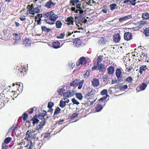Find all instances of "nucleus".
Segmentation results:
<instances>
[{
    "label": "nucleus",
    "mask_w": 149,
    "mask_h": 149,
    "mask_svg": "<svg viewBox=\"0 0 149 149\" xmlns=\"http://www.w3.org/2000/svg\"><path fill=\"white\" fill-rule=\"evenodd\" d=\"M12 38H11V43L14 45H16L19 44L22 40V34L15 33L11 35Z\"/></svg>",
    "instance_id": "obj_1"
},
{
    "label": "nucleus",
    "mask_w": 149,
    "mask_h": 149,
    "mask_svg": "<svg viewBox=\"0 0 149 149\" xmlns=\"http://www.w3.org/2000/svg\"><path fill=\"white\" fill-rule=\"evenodd\" d=\"M76 93V90H68L63 94V96L69 98L71 97L75 94Z\"/></svg>",
    "instance_id": "obj_2"
},
{
    "label": "nucleus",
    "mask_w": 149,
    "mask_h": 149,
    "mask_svg": "<svg viewBox=\"0 0 149 149\" xmlns=\"http://www.w3.org/2000/svg\"><path fill=\"white\" fill-rule=\"evenodd\" d=\"M18 124H15L10 128V132L11 131L12 136H13L14 134H16V131L18 129Z\"/></svg>",
    "instance_id": "obj_3"
},
{
    "label": "nucleus",
    "mask_w": 149,
    "mask_h": 149,
    "mask_svg": "<svg viewBox=\"0 0 149 149\" xmlns=\"http://www.w3.org/2000/svg\"><path fill=\"white\" fill-rule=\"evenodd\" d=\"M81 41L79 38L74 39L73 41V45L75 47H79L81 46L82 44Z\"/></svg>",
    "instance_id": "obj_4"
},
{
    "label": "nucleus",
    "mask_w": 149,
    "mask_h": 149,
    "mask_svg": "<svg viewBox=\"0 0 149 149\" xmlns=\"http://www.w3.org/2000/svg\"><path fill=\"white\" fill-rule=\"evenodd\" d=\"M9 143V137H8L5 139L4 143L2 144V149H8L9 146L7 144Z\"/></svg>",
    "instance_id": "obj_5"
},
{
    "label": "nucleus",
    "mask_w": 149,
    "mask_h": 149,
    "mask_svg": "<svg viewBox=\"0 0 149 149\" xmlns=\"http://www.w3.org/2000/svg\"><path fill=\"white\" fill-rule=\"evenodd\" d=\"M124 39L127 41L130 40L132 39V33L129 32H125L124 35Z\"/></svg>",
    "instance_id": "obj_6"
},
{
    "label": "nucleus",
    "mask_w": 149,
    "mask_h": 149,
    "mask_svg": "<svg viewBox=\"0 0 149 149\" xmlns=\"http://www.w3.org/2000/svg\"><path fill=\"white\" fill-rule=\"evenodd\" d=\"M52 14H50L49 19L50 21L55 22L58 18V16L57 15H55L52 11Z\"/></svg>",
    "instance_id": "obj_7"
},
{
    "label": "nucleus",
    "mask_w": 149,
    "mask_h": 149,
    "mask_svg": "<svg viewBox=\"0 0 149 149\" xmlns=\"http://www.w3.org/2000/svg\"><path fill=\"white\" fill-rule=\"evenodd\" d=\"M84 8L82 9L81 7V9H79V17L80 18H84L86 16V12L85 11V10H84Z\"/></svg>",
    "instance_id": "obj_8"
},
{
    "label": "nucleus",
    "mask_w": 149,
    "mask_h": 149,
    "mask_svg": "<svg viewBox=\"0 0 149 149\" xmlns=\"http://www.w3.org/2000/svg\"><path fill=\"white\" fill-rule=\"evenodd\" d=\"M121 69L122 70L121 68H117L116 71V75L118 79H120L122 76V73Z\"/></svg>",
    "instance_id": "obj_9"
},
{
    "label": "nucleus",
    "mask_w": 149,
    "mask_h": 149,
    "mask_svg": "<svg viewBox=\"0 0 149 149\" xmlns=\"http://www.w3.org/2000/svg\"><path fill=\"white\" fill-rule=\"evenodd\" d=\"M56 3H53L52 2V0H49L46 3L45 6L47 8H49L54 6Z\"/></svg>",
    "instance_id": "obj_10"
},
{
    "label": "nucleus",
    "mask_w": 149,
    "mask_h": 149,
    "mask_svg": "<svg viewBox=\"0 0 149 149\" xmlns=\"http://www.w3.org/2000/svg\"><path fill=\"white\" fill-rule=\"evenodd\" d=\"M132 17V16L131 15H128L125 16L123 17H120L119 19V21L121 22L123 21L131 19Z\"/></svg>",
    "instance_id": "obj_11"
},
{
    "label": "nucleus",
    "mask_w": 149,
    "mask_h": 149,
    "mask_svg": "<svg viewBox=\"0 0 149 149\" xmlns=\"http://www.w3.org/2000/svg\"><path fill=\"white\" fill-rule=\"evenodd\" d=\"M114 42H118L120 40V36L119 33H116L113 36Z\"/></svg>",
    "instance_id": "obj_12"
},
{
    "label": "nucleus",
    "mask_w": 149,
    "mask_h": 149,
    "mask_svg": "<svg viewBox=\"0 0 149 149\" xmlns=\"http://www.w3.org/2000/svg\"><path fill=\"white\" fill-rule=\"evenodd\" d=\"M92 85L94 87H97L99 85V81L98 79L95 78L92 81Z\"/></svg>",
    "instance_id": "obj_13"
},
{
    "label": "nucleus",
    "mask_w": 149,
    "mask_h": 149,
    "mask_svg": "<svg viewBox=\"0 0 149 149\" xmlns=\"http://www.w3.org/2000/svg\"><path fill=\"white\" fill-rule=\"evenodd\" d=\"M31 39L30 38H26L23 42V44L25 46H30L31 44Z\"/></svg>",
    "instance_id": "obj_14"
},
{
    "label": "nucleus",
    "mask_w": 149,
    "mask_h": 149,
    "mask_svg": "<svg viewBox=\"0 0 149 149\" xmlns=\"http://www.w3.org/2000/svg\"><path fill=\"white\" fill-rule=\"evenodd\" d=\"M65 90L64 87H60L58 88L57 91V93L58 94V95L61 96L62 95V94L65 91Z\"/></svg>",
    "instance_id": "obj_15"
},
{
    "label": "nucleus",
    "mask_w": 149,
    "mask_h": 149,
    "mask_svg": "<svg viewBox=\"0 0 149 149\" xmlns=\"http://www.w3.org/2000/svg\"><path fill=\"white\" fill-rule=\"evenodd\" d=\"M107 71L109 74H113L115 71L114 67L112 66H110L107 68Z\"/></svg>",
    "instance_id": "obj_16"
},
{
    "label": "nucleus",
    "mask_w": 149,
    "mask_h": 149,
    "mask_svg": "<svg viewBox=\"0 0 149 149\" xmlns=\"http://www.w3.org/2000/svg\"><path fill=\"white\" fill-rule=\"evenodd\" d=\"M60 43L58 41H54L52 43V47L55 49H58L61 47Z\"/></svg>",
    "instance_id": "obj_17"
},
{
    "label": "nucleus",
    "mask_w": 149,
    "mask_h": 149,
    "mask_svg": "<svg viewBox=\"0 0 149 149\" xmlns=\"http://www.w3.org/2000/svg\"><path fill=\"white\" fill-rule=\"evenodd\" d=\"M38 118H39L38 117L37 115H35L31 120V121H32V123L33 125L38 123L39 122V120Z\"/></svg>",
    "instance_id": "obj_18"
},
{
    "label": "nucleus",
    "mask_w": 149,
    "mask_h": 149,
    "mask_svg": "<svg viewBox=\"0 0 149 149\" xmlns=\"http://www.w3.org/2000/svg\"><path fill=\"white\" fill-rule=\"evenodd\" d=\"M86 59L85 57H81L79 60V63H77L76 65L77 66L80 65V64H82L84 63Z\"/></svg>",
    "instance_id": "obj_19"
},
{
    "label": "nucleus",
    "mask_w": 149,
    "mask_h": 149,
    "mask_svg": "<svg viewBox=\"0 0 149 149\" xmlns=\"http://www.w3.org/2000/svg\"><path fill=\"white\" fill-rule=\"evenodd\" d=\"M97 70L100 72H103L105 70V68L104 65L102 64H99L97 66Z\"/></svg>",
    "instance_id": "obj_20"
},
{
    "label": "nucleus",
    "mask_w": 149,
    "mask_h": 149,
    "mask_svg": "<svg viewBox=\"0 0 149 149\" xmlns=\"http://www.w3.org/2000/svg\"><path fill=\"white\" fill-rule=\"evenodd\" d=\"M146 65H142L140 67L139 72L141 74H142L143 71H145L147 68Z\"/></svg>",
    "instance_id": "obj_21"
},
{
    "label": "nucleus",
    "mask_w": 149,
    "mask_h": 149,
    "mask_svg": "<svg viewBox=\"0 0 149 149\" xmlns=\"http://www.w3.org/2000/svg\"><path fill=\"white\" fill-rule=\"evenodd\" d=\"M47 115V112L45 110H43L42 113H39L38 115L37 116L38 117H41V118H44V117L46 116Z\"/></svg>",
    "instance_id": "obj_22"
},
{
    "label": "nucleus",
    "mask_w": 149,
    "mask_h": 149,
    "mask_svg": "<svg viewBox=\"0 0 149 149\" xmlns=\"http://www.w3.org/2000/svg\"><path fill=\"white\" fill-rule=\"evenodd\" d=\"M109 7L110 8L111 10L112 11L115 9H117L118 8L117 5L114 3L110 4Z\"/></svg>",
    "instance_id": "obj_23"
},
{
    "label": "nucleus",
    "mask_w": 149,
    "mask_h": 149,
    "mask_svg": "<svg viewBox=\"0 0 149 149\" xmlns=\"http://www.w3.org/2000/svg\"><path fill=\"white\" fill-rule=\"evenodd\" d=\"M103 107L102 105L99 104L97 105L95 108V109L96 112H98L102 110L103 109Z\"/></svg>",
    "instance_id": "obj_24"
},
{
    "label": "nucleus",
    "mask_w": 149,
    "mask_h": 149,
    "mask_svg": "<svg viewBox=\"0 0 149 149\" xmlns=\"http://www.w3.org/2000/svg\"><path fill=\"white\" fill-rule=\"evenodd\" d=\"M143 19H149V15L148 13L146 12L143 13L142 16Z\"/></svg>",
    "instance_id": "obj_25"
},
{
    "label": "nucleus",
    "mask_w": 149,
    "mask_h": 149,
    "mask_svg": "<svg viewBox=\"0 0 149 149\" xmlns=\"http://www.w3.org/2000/svg\"><path fill=\"white\" fill-rule=\"evenodd\" d=\"M76 97L79 100H81L83 97L82 94L81 93H76L75 94Z\"/></svg>",
    "instance_id": "obj_26"
},
{
    "label": "nucleus",
    "mask_w": 149,
    "mask_h": 149,
    "mask_svg": "<svg viewBox=\"0 0 149 149\" xmlns=\"http://www.w3.org/2000/svg\"><path fill=\"white\" fill-rule=\"evenodd\" d=\"M42 30L43 31H44L46 33H49L51 30V29H48L45 26H42Z\"/></svg>",
    "instance_id": "obj_27"
},
{
    "label": "nucleus",
    "mask_w": 149,
    "mask_h": 149,
    "mask_svg": "<svg viewBox=\"0 0 149 149\" xmlns=\"http://www.w3.org/2000/svg\"><path fill=\"white\" fill-rule=\"evenodd\" d=\"M62 25V23L60 20H57L56 23V26L57 28H61Z\"/></svg>",
    "instance_id": "obj_28"
},
{
    "label": "nucleus",
    "mask_w": 149,
    "mask_h": 149,
    "mask_svg": "<svg viewBox=\"0 0 149 149\" xmlns=\"http://www.w3.org/2000/svg\"><path fill=\"white\" fill-rule=\"evenodd\" d=\"M80 3L79 0H70V1L71 6H74L76 3Z\"/></svg>",
    "instance_id": "obj_29"
},
{
    "label": "nucleus",
    "mask_w": 149,
    "mask_h": 149,
    "mask_svg": "<svg viewBox=\"0 0 149 149\" xmlns=\"http://www.w3.org/2000/svg\"><path fill=\"white\" fill-rule=\"evenodd\" d=\"M147 86V85L145 83L143 82L141 85L140 87V88L141 90L143 91L146 89Z\"/></svg>",
    "instance_id": "obj_30"
},
{
    "label": "nucleus",
    "mask_w": 149,
    "mask_h": 149,
    "mask_svg": "<svg viewBox=\"0 0 149 149\" xmlns=\"http://www.w3.org/2000/svg\"><path fill=\"white\" fill-rule=\"evenodd\" d=\"M52 11L48 13H45L42 14V17H44L45 18H47L48 17H49L50 14H52Z\"/></svg>",
    "instance_id": "obj_31"
},
{
    "label": "nucleus",
    "mask_w": 149,
    "mask_h": 149,
    "mask_svg": "<svg viewBox=\"0 0 149 149\" xmlns=\"http://www.w3.org/2000/svg\"><path fill=\"white\" fill-rule=\"evenodd\" d=\"M84 82V80H82L80 81L79 82H77V86H79L78 87V88L79 89H80L81 88V87L83 86V83Z\"/></svg>",
    "instance_id": "obj_32"
},
{
    "label": "nucleus",
    "mask_w": 149,
    "mask_h": 149,
    "mask_svg": "<svg viewBox=\"0 0 149 149\" xmlns=\"http://www.w3.org/2000/svg\"><path fill=\"white\" fill-rule=\"evenodd\" d=\"M143 33L146 36H149V28H146L144 30Z\"/></svg>",
    "instance_id": "obj_33"
},
{
    "label": "nucleus",
    "mask_w": 149,
    "mask_h": 149,
    "mask_svg": "<svg viewBox=\"0 0 149 149\" xmlns=\"http://www.w3.org/2000/svg\"><path fill=\"white\" fill-rule=\"evenodd\" d=\"M93 97V96L92 95L91 93L89 92L84 97L85 99L88 100Z\"/></svg>",
    "instance_id": "obj_34"
},
{
    "label": "nucleus",
    "mask_w": 149,
    "mask_h": 149,
    "mask_svg": "<svg viewBox=\"0 0 149 149\" xmlns=\"http://www.w3.org/2000/svg\"><path fill=\"white\" fill-rule=\"evenodd\" d=\"M99 42L101 45H104L105 43V41L104 37H102L99 38L98 40Z\"/></svg>",
    "instance_id": "obj_35"
},
{
    "label": "nucleus",
    "mask_w": 149,
    "mask_h": 149,
    "mask_svg": "<svg viewBox=\"0 0 149 149\" xmlns=\"http://www.w3.org/2000/svg\"><path fill=\"white\" fill-rule=\"evenodd\" d=\"M61 110V109L58 107H57L55 110L53 116L54 117L55 115L59 113Z\"/></svg>",
    "instance_id": "obj_36"
},
{
    "label": "nucleus",
    "mask_w": 149,
    "mask_h": 149,
    "mask_svg": "<svg viewBox=\"0 0 149 149\" xmlns=\"http://www.w3.org/2000/svg\"><path fill=\"white\" fill-rule=\"evenodd\" d=\"M103 56L101 55L99 56L97 59V65H98L102 61V57Z\"/></svg>",
    "instance_id": "obj_37"
},
{
    "label": "nucleus",
    "mask_w": 149,
    "mask_h": 149,
    "mask_svg": "<svg viewBox=\"0 0 149 149\" xmlns=\"http://www.w3.org/2000/svg\"><path fill=\"white\" fill-rule=\"evenodd\" d=\"M36 134L37 133L35 134L33 132H31V131H30V133H29V134L27 137L29 138H32L36 135Z\"/></svg>",
    "instance_id": "obj_38"
},
{
    "label": "nucleus",
    "mask_w": 149,
    "mask_h": 149,
    "mask_svg": "<svg viewBox=\"0 0 149 149\" xmlns=\"http://www.w3.org/2000/svg\"><path fill=\"white\" fill-rule=\"evenodd\" d=\"M91 70H88L84 75V77L85 78L87 79L89 76L90 74Z\"/></svg>",
    "instance_id": "obj_39"
},
{
    "label": "nucleus",
    "mask_w": 149,
    "mask_h": 149,
    "mask_svg": "<svg viewBox=\"0 0 149 149\" xmlns=\"http://www.w3.org/2000/svg\"><path fill=\"white\" fill-rule=\"evenodd\" d=\"M77 80H74L70 83V85L71 86L74 87L76 86H77Z\"/></svg>",
    "instance_id": "obj_40"
},
{
    "label": "nucleus",
    "mask_w": 149,
    "mask_h": 149,
    "mask_svg": "<svg viewBox=\"0 0 149 149\" xmlns=\"http://www.w3.org/2000/svg\"><path fill=\"white\" fill-rule=\"evenodd\" d=\"M6 85V84L5 83V81H2V82L0 84V90H3L4 87Z\"/></svg>",
    "instance_id": "obj_41"
},
{
    "label": "nucleus",
    "mask_w": 149,
    "mask_h": 149,
    "mask_svg": "<svg viewBox=\"0 0 149 149\" xmlns=\"http://www.w3.org/2000/svg\"><path fill=\"white\" fill-rule=\"evenodd\" d=\"M9 89L7 88H5L3 91V94L5 95L6 94V96H7V95H8Z\"/></svg>",
    "instance_id": "obj_42"
},
{
    "label": "nucleus",
    "mask_w": 149,
    "mask_h": 149,
    "mask_svg": "<svg viewBox=\"0 0 149 149\" xmlns=\"http://www.w3.org/2000/svg\"><path fill=\"white\" fill-rule=\"evenodd\" d=\"M74 19L72 17H68L67 19L65 20V21L66 22H74Z\"/></svg>",
    "instance_id": "obj_43"
},
{
    "label": "nucleus",
    "mask_w": 149,
    "mask_h": 149,
    "mask_svg": "<svg viewBox=\"0 0 149 149\" xmlns=\"http://www.w3.org/2000/svg\"><path fill=\"white\" fill-rule=\"evenodd\" d=\"M66 104H65L64 101L63 100H61L60 103V107L62 108H63L65 106Z\"/></svg>",
    "instance_id": "obj_44"
},
{
    "label": "nucleus",
    "mask_w": 149,
    "mask_h": 149,
    "mask_svg": "<svg viewBox=\"0 0 149 149\" xmlns=\"http://www.w3.org/2000/svg\"><path fill=\"white\" fill-rule=\"evenodd\" d=\"M3 94V93H0V109H1L2 107L1 104L2 103V100Z\"/></svg>",
    "instance_id": "obj_45"
},
{
    "label": "nucleus",
    "mask_w": 149,
    "mask_h": 149,
    "mask_svg": "<svg viewBox=\"0 0 149 149\" xmlns=\"http://www.w3.org/2000/svg\"><path fill=\"white\" fill-rule=\"evenodd\" d=\"M108 76L106 75H104L103 77V81L104 82L106 83V84H107L108 83V82L107 81L108 79Z\"/></svg>",
    "instance_id": "obj_46"
},
{
    "label": "nucleus",
    "mask_w": 149,
    "mask_h": 149,
    "mask_svg": "<svg viewBox=\"0 0 149 149\" xmlns=\"http://www.w3.org/2000/svg\"><path fill=\"white\" fill-rule=\"evenodd\" d=\"M39 119H41L42 121L40 122V124L42 126H44L45 125L46 121H45L44 118H40V117L39 118Z\"/></svg>",
    "instance_id": "obj_47"
},
{
    "label": "nucleus",
    "mask_w": 149,
    "mask_h": 149,
    "mask_svg": "<svg viewBox=\"0 0 149 149\" xmlns=\"http://www.w3.org/2000/svg\"><path fill=\"white\" fill-rule=\"evenodd\" d=\"M133 81V79L131 77L129 76L125 79V81L128 83H132Z\"/></svg>",
    "instance_id": "obj_48"
},
{
    "label": "nucleus",
    "mask_w": 149,
    "mask_h": 149,
    "mask_svg": "<svg viewBox=\"0 0 149 149\" xmlns=\"http://www.w3.org/2000/svg\"><path fill=\"white\" fill-rule=\"evenodd\" d=\"M29 146V148H28V149H32L33 147V143L31 142H30L29 143H28V144L27 145L26 147L27 148H28Z\"/></svg>",
    "instance_id": "obj_49"
},
{
    "label": "nucleus",
    "mask_w": 149,
    "mask_h": 149,
    "mask_svg": "<svg viewBox=\"0 0 149 149\" xmlns=\"http://www.w3.org/2000/svg\"><path fill=\"white\" fill-rule=\"evenodd\" d=\"M78 115V113H73L71 116H70V118L71 120H73L74 118L77 117Z\"/></svg>",
    "instance_id": "obj_50"
},
{
    "label": "nucleus",
    "mask_w": 149,
    "mask_h": 149,
    "mask_svg": "<svg viewBox=\"0 0 149 149\" xmlns=\"http://www.w3.org/2000/svg\"><path fill=\"white\" fill-rule=\"evenodd\" d=\"M81 3H76L75 4L74 6H75L76 8L77 9H81Z\"/></svg>",
    "instance_id": "obj_51"
},
{
    "label": "nucleus",
    "mask_w": 149,
    "mask_h": 149,
    "mask_svg": "<svg viewBox=\"0 0 149 149\" xmlns=\"http://www.w3.org/2000/svg\"><path fill=\"white\" fill-rule=\"evenodd\" d=\"M71 100L72 103L74 104L78 105L79 104V102L77 101V100L75 99L74 98H73Z\"/></svg>",
    "instance_id": "obj_52"
},
{
    "label": "nucleus",
    "mask_w": 149,
    "mask_h": 149,
    "mask_svg": "<svg viewBox=\"0 0 149 149\" xmlns=\"http://www.w3.org/2000/svg\"><path fill=\"white\" fill-rule=\"evenodd\" d=\"M148 23V22L147 21H140L138 23H139L140 26H141L147 24Z\"/></svg>",
    "instance_id": "obj_53"
},
{
    "label": "nucleus",
    "mask_w": 149,
    "mask_h": 149,
    "mask_svg": "<svg viewBox=\"0 0 149 149\" xmlns=\"http://www.w3.org/2000/svg\"><path fill=\"white\" fill-rule=\"evenodd\" d=\"M54 105V103L52 102H51L48 103L47 107L48 108H51Z\"/></svg>",
    "instance_id": "obj_54"
},
{
    "label": "nucleus",
    "mask_w": 149,
    "mask_h": 149,
    "mask_svg": "<svg viewBox=\"0 0 149 149\" xmlns=\"http://www.w3.org/2000/svg\"><path fill=\"white\" fill-rule=\"evenodd\" d=\"M33 10L34 14L36 13H38L40 12V10L38 7L35 8H33Z\"/></svg>",
    "instance_id": "obj_55"
},
{
    "label": "nucleus",
    "mask_w": 149,
    "mask_h": 149,
    "mask_svg": "<svg viewBox=\"0 0 149 149\" xmlns=\"http://www.w3.org/2000/svg\"><path fill=\"white\" fill-rule=\"evenodd\" d=\"M65 35L64 33H62L60 34L59 36H57V38L59 39H62L64 38Z\"/></svg>",
    "instance_id": "obj_56"
},
{
    "label": "nucleus",
    "mask_w": 149,
    "mask_h": 149,
    "mask_svg": "<svg viewBox=\"0 0 149 149\" xmlns=\"http://www.w3.org/2000/svg\"><path fill=\"white\" fill-rule=\"evenodd\" d=\"M23 88V84L22 83H19V87L18 88V90L22 91Z\"/></svg>",
    "instance_id": "obj_57"
},
{
    "label": "nucleus",
    "mask_w": 149,
    "mask_h": 149,
    "mask_svg": "<svg viewBox=\"0 0 149 149\" xmlns=\"http://www.w3.org/2000/svg\"><path fill=\"white\" fill-rule=\"evenodd\" d=\"M107 91L106 89H104L101 92V94L102 95H104L107 93Z\"/></svg>",
    "instance_id": "obj_58"
},
{
    "label": "nucleus",
    "mask_w": 149,
    "mask_h": 149,
    "mask_svg": "<svg viewBox=\"0 0 149 149\" xmlns=\"http://www.w3.org/2000/svg\"><path fill=\"white\" fill-rule=\"evenodd\" d=\"M18 71H18V74H19V76H21V77H23L24 74V72H23L21 70H19Z\"/></svg>",
    "instance_id": "obj_59"
},
{
    "label": "nucleus",
    "mask_w": 149,
    "mask_h": 149,
    "mask_svg": "<svg viewBox=\"0 0 149 149\" xmlns=\"http://www.w3.org/2000/svg\"><path fill=\"white\" fill-rule=\"evenodd\" d=\"M18 70H21L24 72H25V73H26L25 71L26 70V68L25 67H22V66H21V67L19 68Z\"/></svg>",
    "instance_id": "obj_60"
},
{
    "label": "nucleus",
    "mask_w": 149,
    "mask_h": 149,
    "mask_svg": "<svg viewBox=\"0 0 149 149\" xmlns=\"http://www.w3.org/2000/svg\"><path fill=\"white\" fill-rule=\"evenodd\" d=\"M23 120L25 121L26 119L27 118L28 114L27 113H25L23 114Z\"/></svg>",
    "instance_id": "obj_61"
},
{
    "label": "nucleus",
    "mask_w": 149,
    "mask_h": 149,
    "mask_svg": "<svg viewBox=\"0 0 149 149\" xmlns=\"http://www.w3.org/2000/svg\"><path fill=\"white\" fill-rule=\"evenodd\" d=\"M94 66L92 68V70H94L97 69L98 65H97V63H95L94 64Z\"/></svg>",
    "instance_id": "obj_62"
},
{
    "label": "nucleus",
    "mask_w": 149,
    "mask_h": 149,
    "mask_svg": "<svg viewBox=\"0 0 149 149\" xmlns=\"http://www.w3.org/2000/svg\"><path fill=\"white\" fill-rule=\"evenodd\" d=\"M42 14H38L36 15V17L38 18L39 20L41 19V18L42 17Z\"/></svg>",
    "instance_id": "obj_63"
},
{
    "label": "nucleus",
    "mask_w": 149,
    "mask_h": 149,
    "mask_svg": "<svg viewBox=\"0 0 149 149\" xmlns=\"http://www.w3.org/2000/svg\"><path fill=\"white\" fill-rule=\"evenodd\" d=\"M132 69V66L128 67H127L125 70V71L127 72H130L131 70Z\"/></svg>",
    "instance_id": "obj_64"
}]
</instances>
